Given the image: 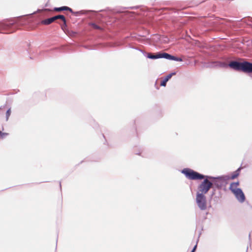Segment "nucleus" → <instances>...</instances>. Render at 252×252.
I'll list each match as a JSON object with an SVG mask.
<instances>
[{"instance_id": "nucleus-5", "label": "nucleus", "mask_w": 252, "mask_h": 252, "mask_svg": "<svg viewBox=\"0 0 252 252\" xmlns=\"http://www.w3.org/2000/svg\"><path fill=\"white\" fill-rule=\"evenodd\" d=\"M180 171L187 179L189 180H201L204 177V174L190 168H184Z\"/></svg>"}, {"instance_id": "nucleus-10", "label": "nucleus", "mask_w": 252, "mask_h": 252, "mask_svg": "<svg viewBox=\"0 0 252 252\" xmlns=\"http://www.w3.org/2000/svg\"><path fill=\"white\" fill-rule=\"evenodd\" d=\"M231 192L239 202L243 203L246 200V196L242 189H237Z\"/></svg>"}, {"instance_id": "nucleus-16", "label": "nucleus", "mask_w": 252, "mask_h": 252, "mask_svg": "<svg viewBox=\"0 0 252 252\" xmlns=\"http://www.w3.org/2000/svg\"><path fill=\"white\" fill-rule=\"evenodd\" d=\"M170 79L166 75L160 82V86L165 87L166 86L167 82Z\"/></svg>"}, {"instance_id": "nucleus-15", "label": "nucleus", "mask_w": 252, "mask_h": 252, "mask_svg": "<svg viewBox=\"0 0 252 252\" xmlns=\"http://www.w3.org/2000/svg\"><path fill=\"white\" fill-rule=\"evenodd\" d=\"M69 7L67 6H63L61 7H55L54 9L55 11H68Z\"/></svg>"}, {"instance_id": "nucleus-28", "label": "nucleus", "mask_w": 252, "mask_h": 252, "mask_svg": "<svg viewBox=\"0 0 252 252\" xmlns=\"http://www.w3.org/2000/svg\"><path fill=\"white\" fill-rule=\"evenodd\" d=\"M201 230H203V226L201 227Z\"/></svg>"}, {"instance_id": "nucleus-11", "label": "nucleus", "mask_w": 252, "mask_h": 252, "mask_svg": "<svg viewBox=\"0 0 252 252\" xmlns=\"http://www.w3.org/2000/svg\"><path fill=\"white\" fill-rule=\"evenodd\" d=\"M231 57L230 56H222L220 58V60H217L214 62V63L216 66L222 67L220 65V63H225L226 64H228L229 61L231 60Z\"/></svg>"}, {"instance_id": "nucleus-19", "label": "nucleus", "mask_w": 252, "mask_h": 252, "mask_svg": "<svg viewBox=\"0 0 252 252\" xmlns=\"http://www.w3.org/2000/svg\"><path fill=\"white\" fill-rule=\"evenodd\" d=\"M126 47H128V48H131V49H135V50H139V48H138L137 47L135 46L134 45L132 44V43H128L127 44V45H126Z\"/></svg>"}, {"instance_id": "nucleus-4", "label": "nucleus", "mask_w": 252, "mask_h": 252, "mask_svg": "<svg viewBox=\"0 0 252 252\" xmlns=\"http://www.w3.org/2000/svg\"><path fill=\"white\" fill-rule=\"evenodd\" d=\"M147 58L152 60H157L158 59H165L169 61H174L176 62H183L182 58L173 55L166 52L159 51L156 53L155 55L151 53L150 55L147 56Z\"/></svg>"}, {"instance_id": "nucleus-7", "label": "nucleus", "mask_w": 252, "mask_h": 252, "mask_svg": "<svg viewBox=\"0 0 252 252\" xmlns=\"http://www.w3.org/2000/svg\"><path fill=\"white\" fill-rule=\"evenodd\" d=\"M209 175H204L203 181L198 186L197 192L201 194H206L212 187V183L210 181V178H208Z\"/></svg>"}, {"instance_id": "nucleus-29", "label": "nucleus", "mask_w": 252, "mask_h": 252, "mask_svg": "<svg viewBox=\"0 0 252 252\" xmlns=\"http://www.w3.org/2000/svg\"><path fill=\"white\" fill-rule=\"evenodd\" d=\"M83 162V160L81 161L80 163H82Z\"/></svg>"}, {"instance_id": "nucleus-18", "label": "nucleus", "mask_w": 252, "mask_h": 252, "mask_svg": "<svg viewBox=\"0 0 252 252\" xmlns=\"http://www.w3.org/2000/svg\"><path fill=\"white\" fill-rule=\"evenodd\" d=\"M11 108H9L6 110V115H5L6 121H7L8 120L9 118L11 115Z\"/></svg>"}, {"instance_id": "nucleus-14", "label": "nucleus", "mask_w": 252, "mask_h": 252, "mask_svg": "<svg viewBox=\"0 0 252 252\" xmlns=\"http://www.w3.org/2000/svg\"><path fill=\"white\" fill-rule=\"evenodd\" d=\"M89 25L91 26L92 28L94 29L98 30L100 31L103 30V28L101 26L97 24L94 22H91Z\"/></svg>"}, {"instance_id": "nucleus-9", "label": "nucleus", "mask_w": 252, "mask_h": 252, "mask_svg": "<svg viewBox=\"0 0 252 252\" xmlns=\"http://www.w3.org/2000/svg\"><path fill=\"white\" fill-rule=\"evenodd\" d=\"M61 19L63 22V26H64L65 27L66 26V20L64 17V16L63 15H55L52 17L43 20L42 21L41 23L42 24L45 25H48L53 22L55 20L57 19Z\"/></svg>"}, {"instance_id": "nucleus-25", "label": "nucleus", "mask_w": 252, "mask_h": 252, "mask_svg": "<svg viewBox=\"0 0 252 252\" xmlns=\"http://www.w3.org/2000/svg\"><path fill=\"white\" fill-rule=\"evenodd\" d=\"M59 184H60V189L62 190V185H61V182H60Z\"/></svg>"}, {"instance_id": "nucleus-24", "label": "nucleus", "mask_w": 252, "mask_h": 252, "mask_svg": "<svg viewBox=\"0 0 252 252\" xmlns=\"http://www.w3.org/2000/svg\"><path fill=\"white\" fill-rule=\"evenodd\" d=\"M198 241V239L197 240V241L196 242V244L194 246V247H193V248L191 250V251H190V252H195V251H196V249H197V247Z\"/></svg>"}, {"instance_id": "nucleus-1", "label": "nucleus", "mask_w": 252, "mask_h": 252, "mask_svg": "<svg viewBox=\"0 0 252 252\" xmlns=\"http://www.w3.org/2000/svg\"><path fill=\"white\" fill-rule=\"evenodd\" d=\"M137 9L138 6L130 7H120L111 9L107 7L105 9H101L99 11L93 10H81L74 11L70 7L69 8V11L73 15L79 16L82 15H88L89 18L92 16H95L98 18L105 19V22H107V25H112V27L117 26L119 23L126 20L125 16H127L129 12L126 10L127 8Z\"/></svg>"}, {"instance_id": "nucleus-21", "label": "nucleus", "mask_w": 252, "mask_h": 252, "mask_svg": "<svg viewBox=\"0 0 252 252\" xmlns=\"http://www.w3.org/2000/svg\"><path fill=\"white\" fill-rule=\"evenodd\" d=\"M176 73H177V72H176V71H173V72H171V73H170L168 74L167 75V77H168L169 78H170V79H171V77H172L173 76H174V75H176Z\"/></svg>"}, {"instance_id": "nucleus-20", "label": "nucleus", "mask_w": 252, "mask_h": 252, "mask_svg": "<svg viewBox=\"0 0 252 252\" xmlns=\"http://www.w3.org/2000/svg\"><path fill=\"white\" fill-rule=\"evenodd\" d=\"M139 51H140V52H141L142 53V54L145 56L146 58H147V56L148 55H151V53H147V52L146 51H144V50L141 49H139L138 50Z\"/></svg>"}, {"instance_id": "nucleus-27", "label": "nucleus", "mask_w": 252, "mask_h": 252, "mask_svg": "<svg viewBox=\"0 0 252 252\" xmlns=\"http://www.w3.org/2000/svg\"><path fill=\"white\" fill-rule=\"evenodd\" d=\"M201 234V232H200V233H199L198 238H199V237H200V236Z\"/></svg>"}, {"instance_id": "nucleus-23", "label": "nucleus", "mask_w": 252, "mask_h": 252, "mask_svg": "<svg viewBox=\"0 0 252 252\" xmlns=\"http://www.w3.org/2000/svg\"><path fill=\"white\" fill-rule=\"evenodd\" d=\"M242 165H241L239 168H238L235 171L236 173H237L239 176L240 175L241 171L242 170Z\"/></svg>"}, {"instance_id": "nucleus-13", "label": "nucleus", "mask_w": 252, "mask_h": 252, "mask_svg": "<svg viewBox=\"0 0 252 252\" xmlns=\"http://www.w3.org/2000/svg\"><path fill=\"white\" fill-rule=\"evenodd\" d=\"M225 176L228 182L229 180H234L239 176V175L237 173H236L235 171L231 172L230 175H225Z\"/></svg>"}, {"instance_id": "nucleus-3", "label": "nucleus", "mask_w": 252, "mask_h": 252, "mask_svg": "<svg viewBox=\"0 0 252 252\" xmlns=\"http://www.w3.org/2000/svg\"><path fill=\"white\" fill-rule=\"evenodd\" d=\"M223 68L230 67L234 70L241 71L245 73H249L252 79V63L248 61L239 62L237 61H233L229 63L228 64L220 63Z\"/></svg>"}, {"instance_id": "nucleus-17", "label": "nucleus", "mask_w": 252, "mask_h": 252, "mask_svg": "<svg viewBox=\"0 0 252 252\" xmlns=\"http://www.w3.org/2000/svg\"><path fill=\"white\" fill-rule=\"evenodd\" d=\"M211 189H212V191L210 192V197L212 199L216 194V191L218 188H215V187L212 186Z\"/></svg>"}, {"instance_id": "nucleus-6", "label": "nucleus", "mask_w": 252, "mask_h": 252, "mask_svg": "<svg viewBox=\"0 0 252 252\" xmlns=\"http://www.w3.org/2000/svg\"><path fill=\"white\" fill-rule=\"evenodd\" d=\"M208 178H210V181L212 183V186L218 189H221L223 187H225L228 182L225 175L218 176L209 175Z\"/></svg>"}, {"instance_id": "nucleus-26", "label": "nucleus", "mask_w": 252, "mask_h": 252, "mask_svg": "<svg viewBox=\"0 0 252 252\" xmlns=\"http://www.w3.org/2000/svg\"><path fill=\"white\" fill-rule=\"evenodd\" d=\"M249 241H251V233H250L249 235Z\"/></svg>"}, {"instance_id": "nucleus-2", "label": "nucleus", "mask_w": 252, "mask_h": 252, "mask_svg": "<svg viewBox=\"0 0 252 252\" xmlns=\"http://www.w3.org/2000/svg\"><path fill=\"white\" fill-rule=\"evenodd\" d=\"M35 12L24 16L6 19L0 22V33L8 34L15 32L18 28L30 25L32 20L26 17L31 16Z\"/></svg>"}, {"instance_id": "nucleus-8", "label": "nucleus", "mask_w": 252, "mask_h": 252, "mask_svg": "<svg viewBox=\"0 0 252 252\" xmlns=\"http://www.w3.org/2000/svg\"><path fill=\"white\" fill-rule=\"evenodd\" d=\"M196 203L198 208L202 211L207 209V199L205 194H201L196 192Z\"/></svg>"}, {"instance_id": "nucleus-12", "label": "nucleus", "mask_w": 252, "mask_h": 252, "mask_svg": "<svg viewBox=\"0 0 252 252\" xmlns=\"http://www.w3.org/2000/svg\"><path fill=\"white\" fill-rule=\"evenodd\" d=\"M240 185L239 181L233 182L230 184V186L229 187V189L231 191V192L234 191L237 189H240V188H237L238 186Z\"/></svg>"}, {"instance_id": "nucleus-22", "label": "nucleus", "mask_w": 252, "mask_h": 252, "mask_svg": "<svg viewBox=\"0 0 252 252\" xmlns=\"http://www.w3.org/2000/svg\"><path fill=\"white\" fill-rule=\"evenodd\" d=\"M176 73H177V72H176V71H173V72H171V73H170L168 74L167 75V77H168L169 78H170V79H171V77H172L173 76H174V75H176Z\"/></svg>"}]
</instances>
